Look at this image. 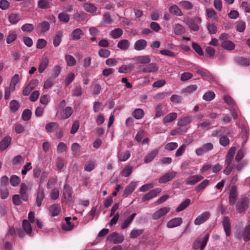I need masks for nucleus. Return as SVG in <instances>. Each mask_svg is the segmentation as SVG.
<instances>
[{
    "instance_id": "nucleus-1",
    "label": "nucleus",
    "mask_w": 250,
    "mask_h": 250,
    "mask_svg": "<svg viewBox=\"0 0 250 250\" xmlns=\"http://www.w3.org/2000/svg\"><path fill=\"white\" fill-rule=\"evenodd\" d=\"M235 150L236 148L235 147H231L229 149V151L227 155L225 161L227 167L223 171V173L226 175L229 174L232 170H234L235 162L234 161L233 163H232V161L234 154L235 152Z\"/></svg>"
},
{
    "instance_id": "nucleus-2",
    "label": "nucleus",
    "mask_w": 250,
    "mask_h": 250,
    "mask_svg": "<svg viewBox=\"0 0 250 250\" xmlns=\"http://www.w3.org/2000/svg\"><path fill=\"white\" fill-rule=\"evenodd\" d=\"M202 22L201 19L199 17H195L188 20V24L189 28L194 31H198L199 30V25Z\"/></svg>"
},
{
    "instance_id": "nucleus-3",
    "label": "nucleus",
    "mask_w": 250,
    "mask_h": 250,
    "mask_svg": "<svg viewBox=\"0 0 250 250\" xmlns=\"http://www.w3.org/2000/svg\"><path fill=\"white\" fill-rule=\"evenodd\" d=\"M170 210V208L168 207H164L159 208L154 212L152 215L153 220H157L160 218L167 215Z\"/></svg>"
},
{
    "instance_id": "nucleus-4",
    "label": "nucleus",
    "mask_w": 250,
    "mask_h": 250,
    "mask_svg": "<svg viewBox=\"0 0 250 250\" xmlns=\"http://www.w3.org/2000/svg\"><path fill=\"white\" fill-rule=\"evenodd\" d=\"M36 202L35 204L38 207H40L42 204V202L44 198V189L40 184L36 193Z\"/></svg>"
},
{
    "instance_id": "nucleus-5",
    "label": "nucleus",
    "mask_w": 250,
    "mask_h": 250,
    "mask_svg": "<svg viewBox=\"0 0 250 250\" xmlns=\"http://www.w3.org/2000/svg\"><path fill=\"white\" fill-rule=\"evenodd\" d=\"M176 174L177 172L175 171L166 173L160 177L158 182L160 184L166 183L174 179L176 177Z\"/></svg>"
},
{
    "instance_id": "nucleus-6",
    "label": "nucleus",
    "mask_w": 250,
    "mask_h": 250,
    "mask_svg": "<svg viewBox=\"0 0 250 250\" xmlns=\"http://www.w3.org/2000/svg\"><path fill=\"white\" fill-rule=\"evenodd\" d=\"M210 217V213L205 211L198 216L194 221L195 225H200L205 222Z\"/></svg>"
},
{
    "instance_id": "nucleus-7",
    "label": "nucleus",
    "mask_w": 250,
    "mask_h": 250,
    "mask_svg": "<svg viewBox=\"0 0 250 250\" xmlns=\"http://www.w3.org/2000/svg\"><path fill=\"white\" fill-rule=\"evenodd\" d=\"M161 191L162 189L160 188H155L145 194L142 197V200L143 201L149 200L157 196V195L159 194Z\"/></svg>"
},
{
    "instance_id": "nucleus-8",
    "label": "nucleus",
    "mask_w": 250,
    "mask_h": 250,
    "mask_svg": "<svg viewBox=\"0 0 250 250\" xmlns=\"http://www.w3.org/2000/svg\"><path fill=\"white\" fill-rule=\"evenodd\" d=\"M124 240L123 235L113 232L110 234L107 237V240L113 242L114 244L120 243Z\"/></svg>"
},
{
    "instance_id": "nucleus-9",
    "label": "nucleus",
    "mask_w": 250,
    "mask_h": 250,
    "mask_svg": "<svg viewBox=\"0 0 250 250\" xmlns=\"http://www.w3.org/2000/svg\"><path fill=\"white\" fill-rule=\"evenodd\" d=\"M141 67L142 71L145 73L155 72L158 70V66L156 63H149Z\"/></svg>"
},
{
    "instance_id": "nucleus-10",
    "label": "nucleus",
    "mask_w": 250,
    "mask_h": 250,
    "mask_svg": "<svg viewBox=\"0 0 250 250\" xmlns=\"http://www.w3.org/2000/svg\"><path fill=\"white\" fill-rule=\"evenodd\" d=\"M183 220L181 217H176L171 219L167 223V227L169 229L174 228L181 225Z\"/></svg>"
},
{
    "instance_id": "nucleus-11",
    "label": "nucleus",
    "mask_w": 250,
    "mask_h": 250,
    "mask_svg": "<svg viewBox=\"0 0 250 250\" xmlns=\"http://www.w3.org/2000/svg\"><path fill=\"white\" fill-rule=\"evenodd\" d=\"M63 196L66 202H70L71 201L72 198L71 188L67 184L64 186Z\"/></svg>"
},
{
    "instance_id": "nucleus-12",
    "label": "nucleus",
    "mask_w": 250,
    "mask_h": 250,
    "mask_svg": "<svg viewBox=\"0 0 250 250\" xmlns=\"http://www.w3.org/2000/svg\"><path fill=\"white\" fill-rule=\"evenodd\" d=\"M248 199H243L236 204V209L239 212H242L248 208Z\"/></svg>"
},
{
    "instance_id": "nucleus-13",
    "label": "nucleus",
    "mask_w": 250,
    "mask_h": 250,
    "mask_svg": "<svg viewBox=\"0 0 250 250\" xmlns=\"http://www.w3.org/2000/svg\"><path fill=\"white\" fill-rule=\"evenodd\" d=\"M159 151V149L156 148L147 154L144 159V163L145 164H148L151 162L158 155Z\"/></svg>"
},
{
    "instance_id": "nucleus-14",
    "label": "nucleus",
    "mask_w": 250,
    "mask_h": 250,
    "mask_svg": "<svg viewBox=\"0 0 250 250\" xmlns=\"http://www.w3.org/2000/svg\"><path fill=\"white\" fill-rule=\"evenodd\" d=\"M49 28V23L46 21H44L38 24L36 30L39 33H45L47 32Z\"/></svg>"
},
{
    "instance_id": "nucleus-15",
    "label": "nucleus",
    "mask_w": 250,
    "mask_h": 250,
    "mask_svg": "<svg viewBox=\"0 0 250 250\" xmlns=\"http://www.w3.org/2000/svg\"><path fill=\"white\" fill-rule=\"evenodd\" d=\"M11 142V138L9 136H6L0 142V150L2 151L6 149L10 145Z\"/></svg>"
},
{
    "instance_id": "nucleus-16",
    "label": "nucleus",
    "mask_w": 250,
    "mask_h": 250,
    "mask_svg": "<svg viewBox=\"0 0 250 250\" xmlns=\"http://www.w3.org/2000/svg\"><path fill=\"white\" fill-rule=\"evenodd\" d=\"M223 225L226 234L227 236L230 235V222L228 217H225L223 220Z\"/></svg>"
},
{
    "instance_id": "nucleus-17",
    "label": "nucleus",
    "mask_w": 250,
    "mask_h": 250,
    "mask_svg": "<svg viewBox=\"0 0 250 250\" xmlns=\"http://www.w3.org/2000/svg\"><path fill=\"white\" fill-rule=\"evenodd\" d=\"M8 21L12 24H17L21 19V17L19 13H12L8 16Z\"/></svg>"
},
{
    "instance_id": "nucleus-18",
    "label": "nucleus",
    "mask_w": 250,
    "mask_h": 250,
    "mask_svg": "<svg viewBox=\"0 0 250 250\" xmlns=\"http://www.w3.org/2000/svg\"><path fill=\"white\" fill-rule=\"evenodd\" d=\"M204 177L201 175H193L189 177L186 181V184L193 185L202 180Z\"/></svg>"
},
{
    "instance_id": "nucleus-19",
    "label": "nucleus",
    "mask_w": 250,
    "mask_h": 250,
    "mask_svg": "<svg viewBox=\"0 0 250 250\" xmlns=\"http://www.w3.org/2000/svg\"><path fill=\"white\" fill-rule=\"evenodd\" d=\"M133 60L137 63L145 64L149 63L151 61V59L148 55H143L134 57Z\"/></svg>"
},
{
    "instance_id": "nucleus-20",
    "label": "nucleus",
    "mask_w": 250,
    "mask_h": 250,
    "mask_svg": "<svg viewBox=\"0 0 250 250\" xmlns=\"http://www.w3.org/2000/svg\"><path fill=\"white\" fill-rule=\"evenodd\" d=\"M192 118L191 116H184L179 119L177 122V125L180 126H186L190 124Z\"/></svg>"
},
{
    "instance_id": "nucleus-21",
    "label": "nucleus",
    "mask_w": 250,
    "mask_h": 250,
    "mask_svg": "<svg viewBox=\"0 0 250 250\" xmlns=\"http://www.w3.org/2000/svg\"><path fill=\"white\" fill-rule=\"evenodd\" d=\"M147 45L146 40L141 39L137 41L134 43V48L135 50L140 51L144 49Z\"/></svg>"
},
{
    "instance_id": "nucleus-22",
    "label": "nucleus",
    "mask_w": 250,
    "mask_h": 250,
    "mask_svg": "<svg viewBox=\"0 0 250 250\" xmlns=\"http://www.w3.org/2000/svg\"><path fill=\"white\" fill-rule=\"evenodd\" d=\"M177 118V114L175 112H171L166 116L163 119V123L166 124L168 123H171L175 120Z\"/></svg>"
},
{
    "instance_id": "nucleus-23",
    "label": "nucleus",
    "mask_w": 250,
    "mask_h": 250,
    "mask_svg": "<svg viewBox=\"0 0 250 250\" xmlns=\"http://www.w3.org/2000/svg\"><path fill=\"white\" fill-rule=\"evenodd\" d=\"M130 157V153L128 150L119 151L118 153V158L119 161L125 162Z\"/></svg>"
},
{
    "instance_id": "nucleus-24",
    "label": "nucleus",
    "mask_w": 250,
    "mask_h": 250,
    "mask_svg": "<svg viewBox=\"0 0 250 250\" xmlns=\"http://www.w3.org/2000/svg\"><path fill=\"white\" fill-rule=\"evenodd\" d=\"M71 149L72 151V155L74 157H77L80 155L81 146L78 143H73Z\"/></svg>"
},
{
    "instance_id": "nucleus-25",
    "label": "nucleus",
    "mask_w": 250,
    "mask_h": 250,
    "mask_svg": "<svg viewBox=\"0 0 250 250\" xmlns=\"http://www.w3.org/2000/svg\"><path fill=\"white\" fill-rule=\"evenodd\" d=\"M237 195L236 188L235 186H233L230 189L229 196V202L230 204H234Z\"/></svg>"
},
{
    "instance_id": "nucleus-26",
    "label": "nucleus",
    "mask_w": 250,
    "mask_h": 250,
    "mask_svg": "<svg viewBox=\"0 0 250 250\" xmlns=\"http://www.w3.org/2000/svg\"><path fill=\"white\" fill-rule=\"evenodd\" d=\"M49 63V60L47 57H44L40 63L38 71L40 73H42L47 67Z\"/></svg>"
},
{
    "instance_id": "nucleus-27",
    "label": "nucleus",
    "mask_w": 250,
    "mask_h": 250,
    "mask_svg": "<svg viewBox=\"0 0 250 250\" xmlns=\"http://www.w3.org/2000/svg\"><path fill=\"white\" fill-rule=\"evenodd\" d=\"M61 211V207L59 204H54L49 208V212L53 217L59 215Z\"/></svg>"
},
{
    "instance_id": "nucleus-28",
    "label": "nucleus",
    "mask_w": 250,
    "mask_h": 250,
    "mask_svg": "<svg viewBox=\"0 0 250 250\" xmlns=\"http://www.w3.org/2000/svg\"><path fill=\"white\" fill-rule=\"evenodd\" d=\"M136 186V183H130L125 189L123 193V196L125 197H127L135 190Z\"/></svg>"
},
{
    "instance_id": "nucleus-29",
    "label": "nucleus",
    "mask_w": 250,
    "mask_h": 250,
    "mask_svg": "<svg viewBox=\"0 0 250 250\" xmlns=\"http://www.w3.org/2000/svg\"><path fill=\"white\" fill-rule=\"evenodd\" d=\"M20 188V194L22 199L24 201H27L28 199L27 194L28 188L27 186L24 183H21Z\"/></svg>"
},
{
    "instance_id": "nucleus-30",
    "label": "nucleus",
    "mask_w": 250,
    "mask_h": 250,
    "mask_svg": "<svg viewBox=\"0 0 250 250\" xmlns=\"http://www.w3.org/2000/svg\"><path fill=\"white\" fill-rule=\"evenodd\" d=\"M84 9L87 12L93 14L96 12L97 8L94 4L90 3H85L83 4Z\"/></svg>"
},
{
    "instance_id": "nucleus-31",
    "label": "nucleus",
    "mask_w": 250,
    "mask_h": 250,
    "mask_svg": "<svg viewBox=\"0 0 250 250\" xmlns=\"http://www.w3.org/2000/svg\"><path fill=\"white\" fill-rule=\"evenodd\" d=\"M22 228L24 229L25 232L27 234L32 235V229L31 226V224L27 220H24L22 222Z\"/></svg>"
},
{
    "instance_id": "nucleus-32",
    "label": "nucleus",
    "mask_w": 250,
    "mask_h": 250,
    "mask_svg": "<svg viewBox=\"0 0 250 250\" xmlns=\"http://www.w3.org/2000/svg\"><path fill=\"white\" fill-rule=\"evenodd\" d=\"M64 159L61 157H58L55 161L56 170L59 172H61L64 167Z\"/></svg>"
},
{
    "instance_id": "nucleus-33",
    "label": "nucleus",
    "mask_w": 250,
    "mask_h": 250,
    "mask_svg": "<svg viewBox=\"0 0 250 250\" xmlns=\"http://www.w3.org/2000/svg\"><path fill=\"white\" fill-rule=\"evenodd\" d=\"M62 32L61 31H59L57 32L56 34L54 37L53 41V43L54 46L57 47L60 45L62 42Z\"/></svg>"
},
{
    "instance_id": "nucleus-34",
    "label": "nucleus",
    "mask_w": 250,
    "mask_h": 250,
    "mask_svg": "<svg viewBox=\"0 0 250 250\" xmlns=\"http://www.w3.org/2000/svg\"><path fill=\"white\" fill-rule=\"evenodd\" d=\"M221 46L226 50H232L235 48V44L232 41L228 40L221 42Z\"/></svg>"
},
{
    "instance_id": "nucleus-35",
    "label": "nucleus",
    "mask_w": 250,
    "mask_h": 250,
    "mask_svg": "<svg viewBox=\"0 0 250 250\" xmlns=\"http://www.w3.org/2000/svg\"><path fill=\"white\" fill-rule=\"evenodd\" d=\"M18 33L16 31H10L8 33L6 39V42L7 44H10L15 41L17 38Z\"/></svg>"
},
{
    "instance_id": "nucleus-36",
    "label": "nucleus",
    "mask_w": 250,
    "mask_h": 250,
    "mask_svg": "<svg viewBox=\"0 0 250 250\" xmlns=\"http://www.w3.org/2000/svg\"><path fill=\"white\" fill-rule=\"evenodd\" d=\"M46 130L49 132H53L59 128V125L56 122L48 123L45 125Z\"/></svg>"
},
{
    "instance_id": "nucleus-37",
    "label": "nucleus",
    "mask_w": 250,
    "mask_h": 250,
    "mask_svg": "<svg viewBox=\"0 0 250 250\" xmlns=\"http://www.w3.org/2000/svg\"><path fill=\"white\" fill-rule=\"evenodd\" d=\"M130 45L129 41L127 40H120L117 44V46L120 49L123 50H127Z\"/></svg>"
},
{
    "instance_id": "nucleus-38",
    "label": "nucleus",
    "mask_w": 250,
    "mask_h": 250,
    "mask_svg": "<svg viewBox=\"0 0 250 250\" xmlns=\"http://www.w3.org/2000/svg\"><path fill=\"white\" fill-rule=\"evenodd\" d=\"M21 80V77L18 74H15L13 77L12 78L9 86L11 87V88L12 89H16V84L19 83V82Z\"/></svg>"
},
{
    "instance_id": "nucleus-39",
    "label": "nucleus",
    "mask_w": 250,
    "mask_h": 250,
    "mask_svg": "<svg viewBox=\"0 0 250 250\" xmlns=\"http://www.w3.org/2000/svg\"><path fill=\"white\" fill-rule=\"evenodd\" d=\"M133 65L131 63L123 65L119 68L118 72L120 73H126L130 71L133 69Z\"/></svg>"
},
{
    "instance_id": "nucleus-40",
    "label": "nucleus",
    "mask_w": 250,
    "mask_h": 250,
    "mask_svg": "<svg viewBox=\"0 0 250 250\" xmlns=\"http://www.w3.org/2000/svg\"><path fill=\"white\" fill-rule=\"evenodd\" d=\"M71 218L67 217L65 218V223L63 224L62 226V228L63 230L69 231L72 229L74 228V225L70 222Z\"/></svg>"
},
{
    "instance_id": "nucleus-41",
    "label": "nucleus",
    "mask_w": 250,
    "mask_h": 250,
    "mask_svg": "<svg viewBox=\"0 0 250 250\" xmlns=\"http://www.w3.org/2000/svg\"><path fill=\"white\" fill-rule=\"evenodd\" d=\"M174 33L176 35H181L185 32V27L180 24H175L173 26Z\"/></svg>"
},
{
    "instance_id": "nucleus-42",
    "label": "nucleus",
    "mask_w": 250,
    "mask_h": 250,
    "mask_svg": "<svg viewBox=\"0 0 250 250\" xmlns=\"http://www.w3.org/2000/svg\"><path fill=\"white\" fill-rule=\"evenodd\" d=\"M83 35V31L80 28L74 30L72 33V37L73 40H78Z\"/></svg>"
},
{
    "instance_id": "nucleus-43",
    "label": "nucleus",
    "mask_w": 250,
    "mask_h": 250,
    "mask_svg": "<svg viewBox=\"0 0 250 250\" xmlns=\"http://www.w3.org/2000/svg\"><path fill=\"white\" fill-rule=\"evenodd\" d=\"M169 11L172 14L177 16H181L183 15V13L180 9L175 5H173L170 6L169 9Z\"/></svg>"
},
{
    "instance_id": "nucleus-44",
    "label": "nucleus",
    "mask_w": 250,
    "mask_h": 250,
    "mask_svg": "<svg viewBox=\"0 0 250 250\" xmlns=\"http://www.w3.org/2000/svg\"><path fill=\"white\" fill-rule=\"evenodd\" d=\"M132 115L135 119L140 120L144 117L145 113L142 109L137 108L133 112Z\"/></svg>"
},
{
    "instance_id": "nucleus-45",
    "label": "nucleus",
    "mask_w": 250,
    "mask_h": 250,
    "mask_svg": "<svg viewBox=\"0 0 250 250\" xmlns=\"http://www.w3.org/2000/svg\"><path fill=\"white\" fill-rule=\"evenodd\" d=\"M241 135L242 138L243 139L242 145H244L247 141L249 133L247 130V127L242 125L241 126Z\"/></svg>"
},
{
    "instance_id": "nucleus-46",
    "label": "nucleus",
    "mask_w": 250,
    "mask_h": 250,
    "mask_svg": "<svg viewBox=\"0 0 250 250\" xmlns=\"http://www.w3.org/2000/svg\"><path fill=\"white\" fill-rule=\"evenodd\" d=\"M135 216L136 213H133L131 215H130L129 217H128L123 223L121 226L122 228L123 229H124L127 228L129 225V224L132 222Z\"/></svg>"
},
{
    "instance_id": "nucleus-47",
    "label": "nucleus",
    "mask_w": 250,
    "mask_h": 250,
    "mask_svg": "<svg viewBox=\"0 0 250 250\" xmlns=\"http://www.w3.org/2000/svg\"><path fill=\"white\" fill-rule=\"evenodd\" d=\"M206 14L209 19L216 20L218 18L216 12L212 8H207Z\"/></svg>"
},
{
    "instance_id": "nucleus-48",
    "label": "nucleus",
    "mask_w": 250,
    "mask_h": 250,
    "mask_svg": "<svg viewBox=\"0 0 250 250\" xmlns=\"http://www.w3.org/2000/svg\"><path fill=\"white\" fill-rule=\"evenodd\" d=\"M190 203V200L189 199H186L184 202L180 204L176 208V211L180 212L186 208Z\"/></svg>"
},
{
    "instance_id": "nucleus-49",
    "label": "nucleus",
    "mask_w": 250,
    "mask_h": 250,
    "mask_svg": "<svg viewBox=\"0 0 250 250\" xmlns=\"http://www.w3.org/2000/svg\"><path fill=\"white\" fill-rule=\"evenodd\" d=\"M209 183V180H205L202 183H201L198 186L195 188V191L196 192H200L203 190L208 185Z\"/></svg>"
},
{
    "instance_id": "nucleus-50",
    "label": "nucleus",
    "mask_w": 250,
    "mask_h": 250,
    "mask_svg": "<svg viewBox=\"0 0 250 250\" xmlns=\"http://www.w3.org/2000/svg\"><path fill=\"white\" fill-rule=\"evenodd\" d=\"M179 5L182 8L186 10H190L193 8L192 4L189 1L184 0L179 2Z\"/></svg>"
},
{
    "instance_id": "nucleus-51",
    "label": "nucleus",
    "mask_w": 250,
    "mask_h": 250,
    "mask_svg": "<svg viewBox=\"0 0 250 250\" xmlns=\"http://www.w3.org/2000/svg\"><path fill=\"white\" fill-rule=\"evenodd\" d=\"M132 167L129 165L125 166L122 170L121 174L122 176L126 177L129 176L132 173Z\"/></svg>"
},
{
    "instance_id": "nucleus-52",
    "label": "nucleus",
    "mask_w": 250,
    "mask_h": 250,
    "mask_svg": "<svg viewBox=\"0 0 250 250\" xmlns=\"http://www.w3.org/2000/svg\"><path fill=\"white\" fill-rule=\"evenodd\" d=\"M67 149V145L63 142L59 143L57 146V152L58 153H63Z\"/></svg>"
},
{
    "instance_id": "nucleus-53",
    "label": "nucleus",
    "mask_w": 250,
    "mask_h": 250,
    "mask_svg": "<svg viewBox=\"0 0 250 250\" xmlns=\"http://www.w3.org/2000/svg\"><path fill=\"white\" fill-rule=\"evenodd\" d=\"M65 59L67 65L72 66L76 64V61L72 56L70 55H66Z\"/></svg>"
},
{
    "instance_id": "nucleus-54",
    "label": "nucleus",
    "mask_w": 250,
    "mask_h": 250,
    "mask_svg": "<svg viewBox=\"0 0 250 250\" xmlns=\"http://www.w3.org/2000/svg\"><path fill=\"white\" fill-rule=\"evenodd\" d=\"M243 238L245 242L250 239V224L245 228L243 233Z\"/></svg>"
},
{
    "instance_id": "nucleus-55",
    "label": "nucleus",
    "mask_w": 250,
    "mask_h": 250,
    "mask_svg": "<svg viewBox=\"0 0 250 250\" xmlns=\"http://www.w3.org/2000/svg\"><path fill=\"white\" fill-rule=\"evenodd\" d=\"M10 182L12 186L16 187L21 182V179L18 176L14 175L11 177Z\"/></svg>"
},
{
    "instance_id": "nucleus-56",
    "label": "nucleus",
    "mask_w": 250,
    "mask_h": 250,
    "mask_svg": "<svg viewBox=\"0 0 250 250\" xmlns=\"http://www.w3.org/2000/svg\"><path fill=\"white\" fill-rule=\"evenodd\" d=\"M215 97V94L211 91H208L206 92L203 96V99L207 101H210L213 100Z\"/></svg>"
},
{
    "instance_id": "nucleus-57",
    "label": "nucleus",
    "mask_w": 250,
    "mask_h": 250,
    "mask_svg": "<svg viewBox=\"0 0 250 250\" xmlns=\"http://www.w3.org/2000/svg\"><path fill=\"white\" fill-rule=\"evenodd\" d=\"M23 32H31L34 29V26L31 23H25L21 27Z\"/></svg>"
},
{
    "instance_id": "nucleus-58",
    "label": "nucleus",
    "mask_w": 250,
    "mask_h": 250,
    "mask_svg": "<svg viewBox=\"0 0 250 250\" xmlns=\"http://www.w3.org/2000/svg\"><path fill=\"white\" fill-rule=\"evenodd\" d=\"M72 108L70 106L66 107L63 111V114L62 116V118L63 119H66L69 118L72 115Z\"/></svg>"
},
{
    "instance_id": "nucleus-59",
    "label": "nucleus",
    "mask_w": 250,
    "mask_h": 250,
    "mask_svg": "<svg viewBox=\"0 0 250 250\" xmlns=\"http://www.w3.org/2000/svg\"><path fill=\"white\" fill-rule=\"evenodd\" d=\"M38 6L41 9H47L49 7L48 0H39Z\"/></svg>"
},
{
    "instance_id": "nucleus-60",
    "label": "nucleus",
    "mask_w": 250,
    "mask_h": 250,
    "mask_svg": "<svg viewBox=\"0 0 250 250\" xmlns=\"http://www.w3.org/2000/svg\"><path fill=\"white\" fill-rule=\"evenodd\" d=\"M95 167V162L89 161H88L84 165V169L85 171L90 172Z\"/></svg>"
},
{
    "instance_id": "nucleus-61",
    "label": "nucleus",
    "mask_w": 250,
    "mask_h": 250,
    "mask_svg": "<svg viewBox=\"0 0 250 250\" xmlns=\"http://www.w3.org/2000/svg\"><path fill=\"white\" fill-rule=\"evenodd\" d=\"M163 106L161 104H158L156 106L155 108V115L154 118H158L161 117L164 115V113L163 112Z\"/></svg>"
},
{
    "instance_id": "nucleus-62",
    "label": "nucleus",
    "mask_w": 250,
    "mask_h": 250,
    "mask_svg": "<svg viewBox=\"0 0 250 250\" xmlns=\"http://www.w3.org/2000/svg\"><path fill=\"white\" fill-rule=\"evenodd\" d=\"M24 161V159L21 155L15 156L12 160V163L13 165L18 166L22 164Z\"/></svg>"
},
{
    "instance_id": "nucleus-63",
    "label": "nucleus",
    "mask_w": 250,
    "mask_h": 250,
    "mask_svg": "<svg viewBox=\"0 0 250 250\" xmlns=\"http://www.w3.org/2000/svg\"><path fill=\"white\" fill-rule=\"evenodd\" d=\"M111 36L114 39L120 38L123 34V31L120 28H116L111 31Z\"/></svg>"
},
{
    "instance_id": "nucleus-64",
    "label": "nucleus",
    "mask_w": 250,
    "mask_h": 250,
    "mask_svg": "<svg viewBox=\"0 0 250 250\" xmlns=\"http://www.w3.org/2000/svg\"><path fill=\"white\" fill-rule=\"evenodd\" d=\"M31 115L32 112L30 110L25 109L22 112V118L23 120L27 121L30 119Z\"/></svg>"
}]
</instances>
